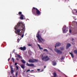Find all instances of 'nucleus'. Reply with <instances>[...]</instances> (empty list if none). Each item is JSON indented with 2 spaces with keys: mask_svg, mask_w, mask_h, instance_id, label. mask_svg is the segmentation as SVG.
Listing matches in <instances>:
<instances>
[{
  "mask_svg": "<svg viewBox=\"0 0 77 77\" xmlns=\"http://www.w3.org/2000/svg\"><path fill=\"white\" fill-rule=\"evenodd\" d=\"M16 67L17 68L16 70H18V69H19V67L18 66H16Z\"/></svg>",
  "mask_w": 77,
  "mask_h": 77,
  "instance_id": "nucleus-22",
  "label": "nucleus"
},
{
  "mask_svg": "<svg viewBox=\"0 0 77 77\" xmlns=\"http://www.w3.org/2000/svg\"><path fill=\"white\" fill-rule=\"evenodd\" d=\"M54 51L55 52H56V53H59L60 54H62V52L60 51V50H59L57 49H55Z\"/></svg>",
  "mask_w": 77,
  "mask_h": 77,
  "instance_id": "nucleus-6",
  "label": "nucleus"
},
{
  "mask_svg": "<svg viewBox=\"0 0 77 77\" xmlns=\"http://www.w3.org/2000/svg\"><path fill=\"white\" fill-rule=\"evenodd\" d=\"M61 45V44L60 43H57L56 44L55 46L56 48V47H58V46H60Z\"/></svg>",
  "mask_w": 77,
  "mask_h": 77,
  "instance_id": "nucleus-12",
  "label": "nucleus"
},
{
  "mask_svg": "<svg viewBox=\"0 0 77 77\" xmlns=\"http://www.w3.org/2000/svg\"><path fill=\"white\" fill-rule=\"evenodd\" d=\"M18 74V72H17L16 73V75H17V74Z\"/></svg>",
  "mask_w": 77,
  "mask_h": 77,
  "instance_id": "nucleus-37",
  "label": "nucleus"
},
{
  "mask_svg": "<svg viewBox=\"0 0 77 77\" xmlns=\"http://www.w3.org/2000/svg\"><path fill=\"white\" fill-rule=\"evenodd\" d=\"M47 58H48L47 59ZM50 58H48V56H46V57H44L43 58H42V60H43L44 61H45V62H47V61H48L50 60Z\"/></svg>",
  "mask_w": 77,
  "mask_h": 77,
  "instance_id": "nucleus-5",
  "label": "nucleus"
},
{
  "mask_svg": "<svg viewBox=\"0 0 77 77\" xmlns=\"http://www.w3.org/2000/svg\"><path fill=\"white\" fill-rule=\"evenodd\" d=\"M37 71H40V69H37Z\"/></svg>",
  "mask_w": 77,
  "mask_h": 77,
  "instance_id": "nucleus-35",
  "label": "nucleus"
},
{
  "mask_svg": "<svg viewBox=\"0 0 77 77\" xmlns=\"http://www.w3.org/2000/svg\"><path fill=\"white\" fill-rule=\"evenodd\" d=\"M52 63L53 66H55V65H56V64H57L56 62L54 61H52Z\"/></svg>",
  "mask_w": 77,
  "mask_h": 77,
  "instance_id": "nucleus-9",
  "label": "nucleus"
},
{
  "mask_svg": "<svg viewBox=\"0 0 77 77\" xmlns=\"http://www.w3.org/2000/svg\"><path fill=\"white\" fill-rule=\"evenodd\" d=\"M11 61H12L13 62H14V61H15V59L13 57L12 58Z\"/></svg>",
  "mask_w": 77,
  "mask_h": 77,
  "instance_id": "nucleus-18",
  "label": "nucleus"
},
{
  "mask_svg": "<svg viewBox=\"0 0 77 77\" xmlns=\"http://www.w3.org/2000/svg\"><path fill=\"white\" fill-rule=\"evenodd\" d=\"M21 67L23 69L25 68V64H22L21 66Z\"/></svg>",
  "mask_w": 77,
  "mask_h": 77,
  "instance_id": "nucleus-14",
  "label": "nucleus"
},
{
  "mask_svg": "<svg viewBox=\"0 0 77 77\" xmlns=\"http://www.w3.org/2000/svg\"><path fill=\"white\" fill-rule=\"evenodd\" d=\"M19 49H20L21 50H25L26 49V47L24 46L23 48L22 47H21L20 48H19Z\"/></svg>",
  "mask_w": 77,
  "mask_h": 77,
  "instance_id": "nucleus-8",
  "label": "nucleus"
},
{
  "mask_svg": "<svg viewBox=\"0 0 77 77\" xmlns=\"http://www.w3.org/2000/svg\"><path fill=\"white\" fill-rule=\"evenodd\" d=\"M10 68L11 69V74H13L14 73V70L13 69V68H12V66H11L10 67Z\"/></svg>",
  "mask_w": 77,
  "mask_h": 77,
  "instance_id": "nucleus-13",
  "label": "nucleus"
},
{
  "mask_svg": "<svg viewBox=\"0 0 77 77\" xmlns=\"http://www.w3.org/2000/svg\"><path fill=\"white\" fill-rule=\"evenodd\" d=\"M16 59L17 60H18V58H17Z\"/></svg>",
  "mask_w": 77,
  "mask_h": 77,
  "instance_id": "nucleus-38",
  "label": "nucleus"
},
{
  "mask_svg": "<svg viewBox=\"0 0 77 77\" xmlns=\"http://www.w3.org/2000/svg\"><path fill=\"white\" fill-rule=\"evenodd\" d=\"M21 61L23 63H26V61H24V60H21Z\"/></svg>",
  "mask_w": 77,
  "mask_h": 77,
  "instance_id": "nucleus-16",
  "label": "nucleus"
},
{
  "mask_svg": "<svg viewBox=\"0 0 77 77\" xmlns=\"http://www.w3.org/2000/svg\"><path fill=\"white\" fill-rule=\"evenodd\" d=\"M24 37V34H23L22 35V36H21V37L22 38H23V37Z\"/></svg>",
  "mask_w": 77,
  "mask_h": 77,
  "instance_id": "nucleus-31",
  "label": "nucleus"
},
{
  "mask_svg": "<svg viewBox=\"0 0 77 77\" xmlns=\"http://www.w3.org/2000/svg\"><path fill=\"white\" fill-rule=\"evenodd\" d=\"M72 41H73V40H74V38H72Z\"/></svg>",
  "mask_w": 77,
  "mask_h": 77,
  "instance_id": "nucleus-40",
  "label": "nucleus"
},
{
  "mask_svg": "<svg viewBox=\"0 0 77 77\" xmlns=\"http://www.w3.org/2000/svg\"><path fill=\"white\" fill-rule=\"evenodd\" d=\"M44 68H46V66H44Z\"/></svg>",
  "mask_w": 77,
  "mask_h": 77,
  "instance_id": "nucleus-39",
  "label": "nucleus"
},
{
  "mask_svg": "<svg viewBox=\"0 0 77 77\" xmlns=\"http://www.w3.org/2000/svg\"><path fill=\"white\" fill-rule=\"evenodd\" d=\"M32 12L33 14L36 15V14L37 15H41V11H39V10H38L37 8H35V7H33L32 9Z\"/></svg>",
  "mask_w": 77,
  "mask_h": 77,
  "instance_id": "nucleus-2",
  "label": "nucleus"
},
{
  "mask_svg": "<svg viewBox=\"0 0 77 77\" xmlns=\"http://www.w3.org/2000/svg\"><path fill=\"white\" fill-rule=\"evenodd\" d=\"M30 71V69H28L26 71V72H28L29 71Z\"/></svg>",
  "mask_w": 77,
  "mask_h": 77,
  "instance_id": "nucleus-24",
  "label": "nucleus"
},
{
  "mask_svg": "<svg viewBox=\"0 0 77 77\" xmlns=\"http://www.w3.org/2000/svg\"><path fill=\"white\" fill-rule=\"evenodd\" d=\"M63 59H63V57H62L61 58V60H63Z\"/></svg>",
  "mask_w": 77,
  "mask_h": 77,
  "instance_id": "nucleus-32",
  "label": "nucleus"
},
{
  "mask_svg": "<svg viewBox=\"0 0 77 77\" xmlns=\"http://www.w3.org/2000/svg\"><path fill=\"white\" fill-rule=\"evenodd\" d=\"M17 56H18V57H19V58H21V56L20 55H17Z\"/></svg>",
  "mask_w": 77,
  "mask_h": 77,
  "instance_id": "nucleus-21",
  "label": "nucleus"
},
{
  "mask_svg": "<svg viewBox=\"0 0 77 77\" xmlns=\"http://www.w3.org/2000/svg\"><path fill=\"white\" fill-rule=\"evenodd\" d=\"M14 29L16 30L15 33L17 34L18 35L21 36L22 35L20 32V31L22 30L24 32L26 29H25V25L24 24L21 22H19L18 23L17 25H16L14 27Z\"/></svg>",
  "mask_w": 77,
  "mask_h": 77,
  "instance_id": "nucleus-1",
  "label": "nucleus"
},
{
  "mask_svg": "<svg viewBox=\"0 0 77 77\" xmlns=\"http://www.w3.org/2000/svg\"><path fill=\"white\" fill-rule=\"evenodd\" d=\"M38 60H37L36 59H34L33 60L30 59L28 61L29 62H30V63H35V62H38Z\"/></svg>",
  "mask_w": 77,
  "mask_h": 77,
  "instance_id": "nucleus-4",
  "label": "nucleus"
},
{
  "mask_svg": "<svg viewBox=\"0 0 77 77\" xmlns=\"http://www.w3.org/2000/svg\"><path fill=\"white\" fill-rule=\"evenodd\" d=\"M44 32V30H42V33H43V32Z\"/></svg>",
  "mask_w": 77,
  "mask_h": 77,
  "instance_id": "nucleus-36",
  "label": "nucleus"
},
{
  "mask_svg": "<svg viewBox=\"0 0 77 77\" xmlns=\"http://www.w3.org/2000/svg\"><path fill=\"white\" fill-rule=\"evenodd\" d=\"M13 51V52H14V51Z\"/></svg>",
  "mask_w": 77,
  "mask_h": 77,
  "instance_id": "nucleus-44",
  "label": "nucleus"
},
{
  "mask_svg": "<svg viewBox=\"0 0 77 77\" xmlns=\"http://www.w3.org/2000/svg\"><path fill=\"white\" fill-rule=\"evenodd\" d=\"M28 46H32V45H31L30 44H28Z\"/></svg>",
  "mask_w": 77,
  "mask_h": 77,
  "instance_id": "nucleus-25",
  "label": "nucleus"
},
{
  "mask_svg": "<svg viewBox=\"0 0 77 77\" xmlns=\"http://www.w3.org/2000/svg\"><path fill=\"white\" fill-rule=\"evenodd\" d=\"M17 63H15L14 65H15V66H16V65H17Z\"/></svg>",
  "mask_w": 77,
  "mask_h": 77,
  "instance_id": "nucleus-27",
  "label": "nucleus"
},
{
  "mask_svg": "<svg viewBox=\"0 0 77 77\" xmlns=\"http://www.w3.org/2000/svg\"><path fill=\"white\" fill-rule=\"evenodd\" d=\"M22 14V12H19L18 13V15H21Z\"/></svg>",
  "mask_w": 77,
  "mask_h": 77,
  "instance_id": "nucleus-20",
  "label": "nucleus"
},
{
  "mask_svg": "<svg viewBox=\"0 0 77 77\" xmlns=\"http://www.w3.org/2000/svg\"><path fill=\"white\" fill-rule=\"evenodd\" d=\"M32 71H34V70H32L31 71V73H32Z\"/></svg>",
  "mask_w": 77,
  "mask_h": 77,
  "instance_id": "nucleus-33",
  "label": "nucleus"
},
{
  "mask_svg": "<svg viewBox=\"0 0 77 77\" xmlns=\"http://www.w3.org/2000/svg\"><path fill=\"white\" fill-rule=\"evenodd\" d=\"M73 19H74V20H77V19L75 18V17H73Z\"/></svg>",
  "mask_w": 77,
  "mask_h": 77,
  "instance_id": "nucleus-30",
  "label": "nucleus"
},
{
  "mask_svg": "<svg viewBox=\"0 0 77 77\" xmlns=\"http://www.w3.org/2000/svg\"><path fill=\"white\" fill-rule=\"evenodd\" d=\"M10 77H12L11 76H10ZM13 77H15V76H13Z\"/></svg>",
  "mask_w": 77,
  "mask_h": 77,
  "instance_id": "nucleus-41",
  "label": "nucleus"
},
{
  "mask_svg": "<svg viewBox=\"0 0 77 77\" xmlns=\"http://www.w3.org/2000/svg\"><path fill=\"white\" fill-rule=\"evenodd\" d=\"M40 31H38L37 34L36 36V37L38 38V42H39V43L40 42H42V41H45V40L42 38V37H41V35H39V33H40ZM41 40H42V41H41Z\"/></svg>",
  "mask_w": 77,
  "mask_h": 77,
  "instance_id": "nucleus-3",
  "label": "nucleus"
},
{
  "mask_svg": "<svg viewBox=\"0 0 77 77\" xmlns=\"http://www.w3.org/2000/svg\"><path fill=\"white\" fill-rule=\"evenodd\" d=\"M26 66H34V64L32 63L29 64L28 63H27Z\"/></svg>",
  "mask_w": 77,
  "mask_h": 77,
  "instance_id": "nucleus-7",
  "label": "nucleus"
},
{
  "mask_svg": "<svg viewBox=\"0 0 77 77\" xmlns=\"http://www.w3.org/2000/svg\"><path fill=\"white\" fill-rule=\"evenodd\" d=\"M71 44L69 43H68L66 46V49L67 50L68 48L71 47Z\"/></svg>",
  "mask_w": 77,
  "mask_h": 77,
  "instance_id": "nucleus-11",
  "label": "nucleus"
},
{
  "mask_svg": "<svg viewBox=\"0 0 77 77\" xmlns=\"http://www.w3.org/2000/svg\"><path fill=\"white\" fill-rule=\"evenodd\" d=\"M69 54H71L72 58H74V56L73 55V54H72V53H69Z\"/></svg>",
  "mask_w": 77,
  "mask_h": 77,
  "instance_id": "nucleus-17",
  "label": "nucleus"
},
{
  "mask_svg": "<svg viewBox=\"0 0 77 77\" xmlns=\"http://www.w3.org/2000/svg\"><path fill=\"white\" fill-rule=\"evenodd\" d=\"M71 30L70 29L69 30V32L70 33H71Z\"/></svg>",
  "mask_w": 77,
  "mask_h": 77,
  "instance_id": "nucleus-26",
  "label": "nucleus"
},
{
  "mask_svg": "<svg viewBox=\"0 0 77 77\" xmlns=\"http://www.w3.org/2000/svg\"><path fill=\"white\" fill-rule=\"evenodd\" d=\"M76 13H77V11H76Z\"/></svg>",
  "mask_w": 77,
  "mask_h": 77,
  "instance_id": "nucleus-43",
  "label": "nucleus"
},
{
  "mask_svg": "<svg viewBox=\"0 0 77 77\" xmlns=\"http://www.w3.org/2000/svg\"><path fill=\"white\" fill-rule=\"evenodd\" d=\"M58 70L59 71V72H60V71L59 70Z\"/></svg>",
  "mask_w": 77,
  "mask_h": 77,
  "instance_id": "nucleus-42",
  "label": "nucleus"
},
{
  "mask_svg": "<svg viewBox=\"0 0 77 77\" xmlns=\"http://www.w3.org/2000/svg\"><path fill=\"white\" fill-rule=\"evenodd\" d=\"M63 32H65V30H66V29H63Z\"/></svg>",
  "mask_w": 77,
  "mask_h": 77,
  "instance_id": "nucleus-29",
  "label": "nucleus"
},
{
  "mask_svg": "<svg viewBox=\"0 0 77 77\" xmlns=\"http://www.w3.org/2000/svg\"><path fill=\"white\" fill-rule=\"evenodd\" d=\"M10 60H11V58H9L8 60V61L9 62Z\"/></svg>",
  "mask_w": 77,
  "mask_h": 77,
  "instance_id": "nucleus-34",
  "label": "nucleus"
},
{
  "mask_svg": "<svg viewBox=\"0 0 77 77\" xmlns=\"http://www.w3.org/2000/svg\"><path fill=\"white\" fill-rule=\"evenodd\" d=\"M44 51H47V50L46 49H44L43 50Z\"/></svg>",
  "mask_w": 77,
  "mask_h": 77,
  "instance_id": "nucleus-28",
  "label": "nucleus"
},
{
  "mask_svg": "<svg viewBox=\"0 0 77 77\" xmlns=\"http://www.w3.org/2000/svg\"><path fill=\"white\" fill-rule=\"evenodd\" d=\"M17 42L18 43L19 42H20V38H18L17 40Z\"/></svg>",
  "mask_w": 77,
  "mask_h": 77,
  "instance_id": "nucleus-23",
  "label": "nucleus"
},
{
  "mask_svg": "<svg viewBox=\"0 0 77 77\" xmlns=\"http://www.w3.org/2000/svg\"><path fill=\"white\" fill-rule=\"evenodd\" d=\"M38 46L39 47L40 50H43V48H41V46H40V45H39L38 44Z\"/></svg>",
  "mask_w": 77,
  "mask_h": 77,
  "instance_id": "nucleus-15",
  "label": "nucleus"
},
{
  "mask_svg": "<svg viewBox=\"0 0 77 77\" xmlns=\"http://www.w3.org/2000/svg\"><path fill=\"white\" fill-rule=\"evenodd\" d=\"M60 49L61 50L63 51L64 50V48L63 47H61L60 48Z\"/></svg>",
  "mask_w": 77,
  "mask_h": 77,
  "instance_id": "nucleus-19",
  "label": "nucleus"
},
{
  "mask_svg": "<svg viewBox=\"0 0 77 77\" xmlns=\"http://www.w3.org/2000/svg\"><path fill=\"white\" fill-rule=\"evenodd\" d=\"M24 15L23 14H21L20 17V20H24Z\"/></svg>",
  "mask_w": 77,
  "mask_h": 77,
  "instance_id": "nucleus-10",
  "label": "nucleus"
}]
</instances>
